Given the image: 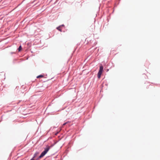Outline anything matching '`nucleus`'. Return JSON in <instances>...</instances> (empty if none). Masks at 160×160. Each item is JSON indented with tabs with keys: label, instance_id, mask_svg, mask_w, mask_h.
I'll list each match as a JSON object with an SVG mask.
<instances>
[{
	"label": "nucleus",
	"instance_id": "f257e3e1",
	"mask_svg": "<svg viewBox=\"0 0 160 160\" xmlns=\"http://www.w3.org/2000/svg\"><path fill=\"white\" fill-rule=\"evenodd\" d=\"M50 147L49 146H47L45 148L44 150L42 152L40 155L39 157V158H41L43 157L48 152Z\"/></svg>",
	"mask_w": 160,
	"mask_h": 160
},
{
	"label": "nucleus",
	"instance_id": "f03ea898",
	"mask_svg": "<svg viewBox=\"0 0 160 160\" xmlns=\"http://www.w3.org/2000/svg\"><path fill=\"white\" fill-rule=\"evenodd\" d=\"M103 70V67L102 66L100 67L99 70L98 74V78H100L101 77V75L102 73Z\"/></svg>",
	"mask_w": 160,
	"mask_h": 160
},
{
	"label": "nucleus",
	"instance_id": "7ed1b4c3",
	"mask_svg": "<svg viewBox=\"0 0 160 160\" xmlns=\"http://www.w3.org/2000/svg\"><path fill=\"white\" fill-rule=\"evenodd\" d=\"M61 27V26H60L58 27H57V29L59 31H60V32L62 31V30L60 28Z\"/></svg>",
	"mask_w": 160,
	"mask_h": 160
},
{
	"label": "nucleus",
	"instance_id": "20e7f679",
	"mask_svg": "<svg viewBox=\"0 0 160 160\" xmlns=\"http://www.w3.org/2000/svg\"><path fill=\"white\" fill-rule=\"evenodd\" d=\"M22 48L21 46H20L19 47L18 49V51L20 52L21 51V50H22Z\"/></svg>",
	"mask_w": 160,
	"mask_h": 160
},
{
	"label": "nucleus",
	"instance_id": "39448f33",
	"mask_svg": "<svg viewBox=\"0 0 160 160\" xmlns=\"http://www.w3.org/2000/svg\"><path fill=\"white\" fill-rule=\"evenodd\" d=\"M39 154V153L38 152H36L34 155V156L33 157V158H35V157L38 154Z\"/></svg>",
	"mask_w": 160,
	"mask_h": 160
},
{
	"label": "nucleus",
	"instance_id": "423d86ee",
	"mask_svg": "<svg viewBox=\"0 0 160 160\" xmlns=\"http://www.w3.org/2000/svg\"><path fill=\"white\" fill-rule=\"evenodd\" d=\"M43 77V76L42 75H39L38 76L37 78H42Z\"/></svg>",
	"mask_w": 160,
	"mask_h": 160
},
{
	"label": "nucleus",
	"instance_id": "0eeeda50",
	"mask_svg": "<svg viewBox=\"0 0 160 160\" xmlns=\"http://www.w3.org/2000/svg\"><path fill=\"white\" fill-rule=\"evenodd\" d=\"M66 123H64L63 124V125H65L66 124Z\"/></svg>",
	"mask_w": 160,
	"mask_h": 160
},
{
	"label": "nucleus",
	"instance_id": "6e6552de",
	"mask_svg": "<svg viewBox=\"0 0 160 160\" xmlns=\"http://www.w3.org/2000/svg\"><path fill=\"white\" fill-rule=\"evenodd\" d=\"M61 26V27L64 26V25H62Z\"/></svg>",
	"mask_w": 160,
	"mask_h": 160
}]
</instances>
